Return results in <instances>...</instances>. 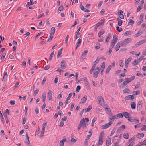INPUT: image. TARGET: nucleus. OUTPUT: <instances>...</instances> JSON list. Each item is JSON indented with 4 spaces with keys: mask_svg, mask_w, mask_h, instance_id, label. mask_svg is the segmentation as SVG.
<instances>
[{
    "mask_svg": "<svg viewBox=\"0 0 146 146\" xmlns=\"http://www.w3.org/2000/svg\"><path fill=\"white\" fill-rule=\"evenodd\" d=\"M130 38H127L124 40L123 41L121 42V46H125L128 44L129 43L131 40Z\"/></svg>",
    "mask_w": 146,
    "mask_h": 146,
    "instance_id": "f257e3e1",
    "label": "nucleus"
},
{
    "mask_svg": "<svg viewBox=\"0 0 146 146\" xmlns=\"http://www.w3.org/2000/svg\"><path fill=\"white\" fill-rule=\"evenodd\" d=\"M94 70L93 73L94 76L95 78H96L100 72L99 68L98 67H97L95 69L94 68Z\"/></svg>",
    "mask_w": 146,
    "mask_h": 146,
    "instance_id": "f03ea898",
    "label": "nucleus"
},
{
    "mask_svg": "<svg viewBox=\"0 0 146 146\" xmlns=\"http://www.w3.org/2000/svg\"><path fill=\"white\" fill-rule=\"evenodd\" d=\"M113 123V122L111 121H109L108 123L104 125L101 126L102 128L103 129H104L108 128Z\"/></svg>",
    "mask_w": 146,
    "mask_h": 146,
    "instance_id": "7ed1b4c3",
    "label": "nucleus"
},
{
    "mask_svg": "<svg viewBox=\"0 0 146 146\" xmlns=\"http://www.w3.org/2000/svg\"><path fill=\"white\" fill-rule=\"evenodd\" d=\"M117 40V38H114V37L113 38L111 42V45L110 46V47L111 48H113L114 47L115 44Z\"/></svg>",
    "mask_w": 146,
    "mask_h": 146,
    "instance_id": "20e7f679",
    "label": "nucleus"
},
{
    "mask_svg": "<svg viewBox=\"0 0 146 146\" xmlns=\"http://www.w3.org/2000/svg\"><path fill=\"white\" fill-rule=\"evenodd\" d=\"M98 100L100 104H102L104 102L103 97L100 96H98Z\"/></svg>",
    "mask_w": 146,
    "mask_h": 146,
    "instance_id": "39448f33",
    "label": "nucleus"
},
{
    "mask_svg": "<svg viewBox=\"0 0 146 146\" xmlns=\"http://www.w3.org/2000/svg\"><path fill=\"white\" fill-rule=\"evenodd\" d=\"M145 42H146V40H141V41L137 42V44H135V46H136L137 47L138 46H139L140 45H141L143 43H145Z\"/></svg>",
    "mask_w": 146,
    "mask_h": 146,
    "instance_id": "423d86ee",
    "label": "nucleus"
},
{
    "mask_svg": "<svg viewBox=\"0 0 146 146\" xmlns=\"http://www.w3.org/2000/svg\"><path fill=\"white\" fill-rule=\"evenodd\" d=\"M123 114L124 117L125 118L127 119H128V118H129L130 117V116L131 115L129 113L126 112H123Z\"/></svg>",
    "mask_w": 146,
    "mask_h": 146,
    "instance_id": "0eeeda50",
    "label": "nucleus"
},
{
    "mask_svg": "<svg viewBox=\"0 0 146 146\" xmlns=\"http://www.w3.org/2000/svg\"><path fill=\"white\" fill-rule=\"evenodd\" d=\"M128 120L130 122L132 123L134 122H137L136 123H137L139 122V120L136 119H134L133 117H130L129 118H128Z\"/></svg>",
    "mask_w": 146,
    "mask_h": 146,
    "instance_id": "6e6552de",
    "label": "nucleus"
},
{
    "mask_svg": "<svg viewBox=\"0 0 146 146\" xmlns=\"http://www.w3.org/2000/svg\"><path fill=\"white\" fill-rule=\"evenodd\" d=\"M26 137V141H25L26 143H27L29 146H30L31 144L30 143L29 140V136H28L27 132L25 134Z\"/></svg>",
    "mask_w": 146,
    "mask_h": 146,
    "instance_id": "1a4fd4ad",
    "label": "nucleus"
},
{
    "mask_svg": "<svg viewBox=\"0 0 146 146\" xmlns=\"http://www.w3.org/2000/svg\"><path fill=\"white\" fill-rule=\"evenodd\" d=\"M134 95H129L126 96L125 97L126 99L127 100H131L134 99L135 97Z\"/></svg>",
    "mask_w": 146,
    "mask_h": 146,
    "instance_id": "9d476101",
    "label": "nucleus"
},
{
    "mask_svg": "<svg viewBox=\"0 0 146 146\" xmlns=\"http://www.w3.org/2000/svg\"><path fill=\"white\" fill-rule=\"evenodd\" d=\"M47 97L48 98L49 100H50L52 98V95L51 90H48V92L47 94Z\"/></svg>",
    "mask_w": 146,
    "mask_h": 146,
    "instance_id": "9b49d317",
    "label": "nucleus"
},
{
    "mask_svg": "<svg viewBox=\"0 0 146 146\" xmlns=\"http://www.w3.org/2000/svg\"><path fill=\"white\" fill-rule=\"evenodd\" d=\"M87 99V96L86 95L84 96L82 99L81 100L82 101L80 102V104H82L84 103V102L86 101Z\"/></svg>",
    "mask_w": 146,
    "mask_h": 146,
    "instance_id": "f8f14e48",
    "label": "nucleus"
},
{
    "mask_svg": "<svg viewBox=\"0 0 146 146\" xmlns=\"http://www.w3.org/2000/svg\"><path fill=\"white\" fill-rule=\"evenodd\" d=\"M142 106V103L141 101H140L139 102L137 105V108L139 110L141 109Z\"/></svg>",
    "mask_w": 146,
    "mask_h": 146,
    "instance_id": "ddd939ff",
    "label": "nucleus"
},
{
    "mask_svg": "<svg viewBox=\"0 0 146 146\" xmlns=\"http://www.w3.org/2000/svg\"><path fill=\"white\" fill-rule=\"evenodd\" d=\"M135 78V77L134 76H132L130 78H126L125 80H126L129 83L134 80Z\"/></svg>",
    "mask_w": 146,
    "mask_h": 146,
    "instance_id": "4468645a",
    "label": "nucleus"
},
{
    "mask_svg": "<svg viewBox=\"0 0 146 146\" xmlns=\"http://www.w3.org/2000/svg\"><path fill=\"white\" fill-rule=\"evenodd\" d=\"M61 63L62 64L61 65V67L62 69H65L66 67V66L65 65V60H62L61 61Z\"/></svg>",
    "mask_w": 146,
    "mask_h": 146,
    "instance_id": "2eb2a0df",
    "label": "nucleus"
},
{
    "mask_svg": "<svg viewBox=\"0 0 146 146\" xmlns=\"http://www.w3.org/2000/svg\"><path fill=\"white\" fill-rule=\"evenodd\" d=\"M81 41L82 40L81 39H79L78 40V42L76 44V47L75 48L76 50L80 46Z\"/></svg>",
    "mask_w": 146,
    "mask_h": 146,
    "instance_id": "dca6fc26",
    "label": "nucleus"
},
{
    "mask_svg": "<svg viewBox=\"0 0 146 146\" xmlns=\"http://www.w3.org/2000/svg\"><path fill=\"white\" fill-rule=\"evenodd\" d=\"M120 46H121V44L120 42H118L117 44L115 46L116 51H117L119 50Z\"/></svg>",
    "mask_w": 146,
    "mask_h": 146,
    "instance_id": "f3484780",
    "label": "nucleus"
},
{
    "mask_svg": "<svg viewBox=\"0 0 146 146\" xmlns=\"http://www.w3.org/2000/svg\"><path fill=\"white\" fill-rule=\"evenodd\" d=\"M66 139H64L61 140L59 143L60 146H64V142L66 141Z\"/></svg>",
    "mask_w": 146,
    "mask_h": 146,
    "instance_id": "a211bd4d",
    "label": "nucleus"
},
{
    "mask_svg": "<svg viewBox=\"0 0 146 146\" xmlns=\"http://www.w3.org/2000/svg\"><path fill=\"white\" fill-rule=\"evenodd\" d=\"M125 128V125H123L120 127L119 128H118L117 130V131L118 132H120V130L121 129L123 130Z\"/></svg>",
    "mask_w": 146,
    "mask_h": 146,
    "instance_id": "6ab92c4d",
    "label": "nucleus"
},
{
    "mask_svg": "<svg viewBox=\"0 0 146 146\" xmlns=\"http://www.w3.org/2000/svg\"><path fill=\"white\" fill-rule=\"evenodd\" d=\"M131 106L132 109L134 110L136 108V104L135 102H133L131 103Z\"/></svg>",
    "mask_w": 146,
    "mask_h": 146,
    "instance_id": "aec40b11",
    "label": "nucleus"
},
{
    "mask_svg": "<svg viewBox=\"0 0 146 146\" xmlns=\"http://www.w3.org/2000/svg\"><path fill=\"white\" fill-rule=\"evenodd\" d=\"M104 33V30L101 29L100 31H99L98 34V36L99 37H100L101 35Z\"/></svg>",
    "mask_w": 146,
    "mask_h": 146,
    "instance_id": "412c9836",
    "label": "nucleus"
},
{
    "mask_svg": "<svg viewBox=\"0 0 146 146\" xmlns=\"http://www.w3.org/2000/svg\"><path fill=\"white\" fill-rule=\"evenodd\" d=\"M111 139L109 136H108L106 139V144H108V145H110L111 142Z\"/></svg>",
    "mask_w": 146,
    "mask_h": 146,
    "instance_id": "4be33fe9",
    "label": "nucleus"
},
{
    "mask_svg": "<svg viewBox=\"0 0 146 146\" xmlns=\"http://www.w3.org/2000/svg\"><path fill=\"white\" fill-rule=\"evenodd\" d=\"M117 117L116 116V115H115L114 116H113L110 119H109V121H111L112 122H113V123L114 120L115 119H117Z\"/></svg>",
    "mask_w": 146,
    "mask_h": 146,
    "instance_id": "5701e85b",
    "label": "nucleus"
},
{
    "mask_svg": "<svg viewBox=\"0 0 146 146\" xmlns=\"http://www.w3.org/2000/svg\"><path fill=\"white\" fill-rule=\"evenodd\" d=\"M133 33L132 31H127L124 33V35L125 36L129 35Z\"/></svg>",
    "mask_w": 146,
    "mask_h": 146,
    "instance_id": "b1692460",
    "label": "nucleus"
},
{
    "mask_svg": "<svg viewBox=\"0 0 146 146\" xmlns=\"http://www.w3.org/2000/svg\"><path fill=\"white\" fill-rule=\"evenodd\" d=\"M118 20V24L119 26H121L122 25V21L118 17L117 19Z\"/></svg>",
    "mask_w": 146,
    "mask_h": 146,
    "instance_id": "393cba45",
    "label": "nucleus"
},
{
    "mask_svg": "<svg viewBox=\"0 0 146 146\" xmlns=\"http://www.w3.org/2000/svg\"><path fill=\"white\" fill-rule=\"evenodd\" d=\"M111 66V65H109L106 69V70L105 72L106 74H108L110 71Z\"/></svg>",
    "mask_w": 146,
    "mask_h": 146,
    "instance_id": "a878e982",
    "label": "nucleus"
},
{
    "mask_svg": "<svg viewBox=\"0 0 146 146\" xmlns=\"http://www.w3.org/2000/svg\"><path fill=\"white\" fill-rule=\"evenodd\" d=\"M62 49H63V48H62L59 50V51L58 52V54L57 55V57H59L60 56V57H61V56H60V55H61V54L62 53Z\"/></svg>",
    "mask_w": 146,
    "mask_h": 146,
    "instance_id": "bb28decb",
    "label": "nucleus"
},
{
    "mask_svg": "<svg viewBox=\"0 0 146 146\" xmlns=\"http://www.w3.org/2000/svg\"><path fill=\"white\" fill-rule=\"evenodd\" d=\"M116 115L117 119L120 118H122L123 117V113H119Z\"/></svg>",
    "mask_w": 146,
    "mask_h": 146,
    "instance_id": "cd10ccee",
    "label": "nucleus"
},
{
    "mask_svg": "<svg viewBox=\"0 0 146 146\" xmlns=\"http://www.w3.org/2000/svg\"><path fill=\"white\" fill-rule=\"evenodd\" d=\"M92 108V106L90 105L89 106H88L87 109H85V112H87L89 111H90V110Z\"/></svg>",
    "mask_w": 146,
    "mask_h": 146,
    "instance_id": "c85d7f7f",
    "label": "nucleus"
},
{
    "mask_svg": "<svg viewBox=\"0 0 146 146\" xmlns=\"http://www.w3.org/2000/svg\"><path fill=\"white\" fill-rule=\"evenodd\" d=\"M42 101L43 102H45V99L46 97V95L45 92H44L42 93Z\"/></svg>",
    "mask_w": 146,
    "mask_h": 146,
    "instance_id": "c756f323",
    "label": "nucleus"
},
{
    "mask_svg": "<svg viewBox=\"0 0 146 146\" xmlns=\"http://www.w3.org/2000/svg\"><path fill=\"white\" fill-rule=\"evenodd\" d=\"M143 31L142 30H140L139 31L138 33L136 34V36L137 37H138L139 36L141 35L142 34V33L143 32Z\"/></svg>",
    "mask_w": 146,
    "mask_h": 146,
    "instance_id": "7c9ffc66",
    "label": "nucleus"
},
{
    "mask_svg": "<svg viewBox=\"0 0 146 146\" xmlns=\"http://www.w3.org/2000/svg\"><path fill=\"white\" fill-rule=\"evenodd\" d=\"M128 83V82L125 80V81H124L123 83L121 84V86L122 88L124 87L126 84Z\"/></svg>",
    "mask_w": 146,
    "mask_h": 146,
    "instance_id": "2f4dec72",
    "label": "nucleus"
},
{
    "mask_svg": "<svg viewBox=\"0 0 146 146\" xmlns=\"http://www.w3.org/2000/svg\"><path fill=\"white\" fill-rule=\"evenodd\" d=\"M123 137L126 139H128L129 138V134L128 133H125L123 135Z\"/></svg>",
    "mask_w": 146,
    "mask_h": 146,
    "instance_id": "473e14b6",
    "label": "nucleus"
},
{
    "mask_svg": "<svg viewBox=\"0 0 146 146\" xmlns=\"http://www.w3.org/2000/svg\"><path fill=\"white\" fill-rule=\"evenodd\" d=\"M134 23V21L132 20L131 19H130L129 20V22L128 23V25H132Z\"/></svg>",
    "mask_w": 146,
    "mask_h": 146,
    "instance_id": "72a5a7b5",
    "label": "nucleus"
},
{
    "mask_svg": "<svg viewBox=\"0 0 146 146\" xmlns=\"http://www.w3.org/2000/svg\"><path fill=\"white\" fill-rule=\"evenodd\" d=\"M104 135V132H102L100 133V135L99 137V139H102Z\"/></svg>",
    "mask_w": 146,
    "mask_h": 146,
    "instance_id": "f704fd0d",
    "label": "nucleus"
},
{
    "mask_svg": "<svg viewBox=\"0 0 146 146\" xmlns=\"http://www.w3.org/2000/svg\"><path fill=\"white\" fill-rule=\"evenodd\" d=\"M99 60L97 59H96L94 62V64L92 66H94V68H95L96 67V65L97 64H98L99 62Z\"/></svg>",
    "mask_w": 146,
    "mask_h": 146,
    "instance_id": "c9c22d12",
    "label": "nucleus"
},
{
    "mask_svg": "<svg viewBox=\"0 0 146 146\" xmlns=\"http://www.w3.org/2000/svg\"><path fill=\"white\" fill-rule=\"evenodd\" d=\"M130 92V90L127 88H125L123 90V92L124 93H128Z\"/></svg>",
    "mask_w": 146,
    "mask_h": 146,
    "instance_id": "e433bc0d",
    "label": "nucleus"
},
{
    "mask_svg": "<svg viewBox=\"0 0 146 146\" xmlns=\"http://www.w3.org/2000/svg\"><path fill=\"white\" fill-rule=\"evenodd\" d=\"M139 63V60H135V61L133 62V64L134 65H137Z\"/></svg>",
    "mask_w": 146,
    "mask_h": 146,
    "instance_id": "4c0bfd02",
    "label": "nucleus"
},
{
    "mask_svg": "<svg viewBox=\"0 0 146 146\" xmlns=\"http://www.w3.org/2000/svg\"><path fill=\"white\" fill-rule=\"evenodd\" d=\"M86 124L85 121V119L84 118H83L81 120L79 124H80L81 125V124Z\"/></svg>",
    "mask_w": 146,
    "mask_h": 146,
    "instance_id": "58836bf2",
    "label": "nucleus"
},
{
    "mask_svg": "<svg viewBox=\"0 0 146 146\" xmlns=\"http://www.w3.org/2000/svg\"><path fill=\"white\" fill-rule=\"evenodd\" d=\"M103 143V141L102 139H99V140L98 141V145H101Z\"/></svg>",
    "mask_w": 146,
    "mask_h": 146,
    "instance_id": "ea45409f",
    "label": "nucleus"
},
{
    "mask_svg": "<svg viewBox=\"0 0 146 146\" xmlns=\"http://www.w3.org/2000/svg\"><path fill=\"white\" fill-rule=\"evenodd\" d=\"M140 87V83L139 82H137L136 86L135 87V89H136L139 88Z\"/></svg>",
    "mask_w": 146,
    "mask_h": 146,
    "instance_id": "a19ab883",
    "label": "nucleus"
},
{
    "mask_svg": "<svg viewBox=\"0 0 146 146\" xmlns=\"http://www.w3.org/2000/svg\"><path fill=\"white\" fill-rule=\"evenodd\" d=\"M54 51H53L51 52V53L50 55V56L49 58V60H51V59H52L54 54Z\"/></svg>",
    "mask_w": 146,
    "mask_h": 146,
    "instance_id": "79ce46f5",
    "label": "nucleus"
},
{
    "mask_svg": "<svg viewBox=\"0 0 146 146\" xmlns=\"http://www.w3.org/2000/svg\"><path fill=\"white\" fill-rule=\"evenodd\" d=\"M88 50H86L82 52V56H85L86 55V54L88 53Z\"/></svg>",
    "mask_w": 146,
    "mask_h": 146,
    "instance_id": "37998d69",
    "label": "nucleus"
},
{
    "mask_svg": "<svg viewBox=\"0 0 146 146\" xmlns=\"http://www.w3.org/2000/svg\"><path fill=\"white\" fill-rule=\"evenodd\" d=\"M51 31L52 32L51 33H52L54 34L55 32V30L54 27H52L51 28Z\"/></svg>",
    "mask_w": 146,
    "mask_h": 146,
    "instance_id": "c03bdc74",
    "label": "nucleus"
},
{
    "mask_svg": "<svg viewBox=\"0 0 146 146\" xmlns=\"http://www.w3.org/2000/svg\"><path fill=\"white\" fill-rule=\"evenodd\" d=\"M64 8L63 6V5H62L58 9L57 12L59 11L62 10Z\"/></svg>",
    "mask_w": 146,
    "mask_h": 146,
    "instance_id": "a18cd8bd",
    "label": "nucleus"
},
{
    "mask_svg": "<svg viewBox=\"0 0 146 146\" xmlns=\"http://www.w3.org/2000/svg\"><path fill=\"white\" fill-rule=\"evenodd\" d=\"M6 53L5 54H3L1 58V60H2L1 61V62L3 61L4 60H5V57L6 55Z\"/></svg>",
    "mask_w": 146,
    "mask_h": 146,
    "instance_id": "49530a36",
    "label": "nucleus"
},
{
    "mask_svg": "<svg viewBox=\"0 0 146 146\" xmlns=\"http://www.w3.org/2000/svg\"><path fill=\"white\" fill-rule=\"evenodd\" d=\"M54 35V34L52 33L50 34V38H49L48 40V41L49 40H51L52 39V38L53 37Z\"/></svg>",
    "mask_w": 146,
    "mask_h": 146,
    "instance_id": "de8ad7c7",
    "label": "nucleus"
},
{
    "mask_svg": "<svg viewBox=\"0 0 146 146\" xmlns=\"http://www.w3.org/2000/svg\"><path fill=\"white\" fill-rule=\"evenodd\" d=\"M45 131V128L44 127H43L42 130V131L40 135L42 136L43 134H44Z\"/></svg>",
    "mask_w": 146,
    "mask_h": 146,
    "instance_id": "09e8293b",
    "label": "nucleus"
},
{
    "mask_svg": "<svg viewBox=\"0 0 146 146\" xmlns=\"http://www.w3.org/2000/svg\"><path fill=\"white\" fill-rule=\"evenodd\" d=\"M118 14L119 15V16L120 18L123 19L124 18V16L123 14H119V12L118 13Z\"/></svg>",
    "mask_w": 146,
    "mask_h": 146,
    "instance_id": "8fccbe9b",
    "label": "nucleus"
},
{
    "mask_svg": "<svg viewBox=\"0 0 146 146\" xmlns=\"http://www.w3.org/2000/svg\"><path fill=\"white\" fill-rule=\"evenodd\" d=\"M81 87L79 85H78L76 89V92H78L80 89Z\"/></svg>",
    "mask_w": 146,
    "mask_h": 146,
    "instance_id": "3c124183",
    "label": "nucleus"
},
{
    "mask_svg": "<svg viewBox=\"0 0 146 146\" xmlns=\"http://www.w3.org/2000/svg\"><path fill=\"white\" fill-rule=\"evenodd\" d=\"M115 131V128H114L111 131V134H110L111 136L113 135Z\"/></svg>",
    "mask_w": 146,
    "mask_h": 146,
    "instance_id": "603ef678",
    "label": "nucleus"
},
{
    "mask_svg": "<svg viewBox=\"0 0 146 146\" xmlns=\"http://www.w3.org/2000/svg\"><path fill=\"white\" fill-rule=\"evenodd\" d=\"M123 62L122 60H121L120 61V63H119V65L120 67H122L123 66Z\"/></svg>",
    "mask_w": 146,
    "mask_h": 146,
    "instance_id": "864d4df0",
    "label": "nucleus"
},
{
    "mask_svg": "<svg viewBox=\"0 0 146 146\" xmlns=\"http://www.w3.org/2000/svg\"><path fill=\"white\" fill-rule=\"evenodd\" d=\"M75 104L74 103H72L70 106V110L71 111H73V108Z\"/></svg>",
    "mask_w": 146,
    "mask_h": 146,
    "instance_id": "5fc2aeb1",
    "label": "nucleus"
},
{
    "mask_svg": "<svg viewBox=\"0 0 146 146\" xmlns=\"http://www.w3.org/2000/svg\"><path fill=\"white\" fill-rule=\"evenodd\" d=\"M129 62L127 60H125V66L126 68H127L128 67V64Z\"/></svg>",
    "mask_w": 146,
    "mask_h": 146,
    "instance_id": "6e6d98bb",
    "label": "nucleus"
},
{
    "mask_svg": "<svg viewBox=\"0 0 146 146\" xmlns=\"http://www.w3.org/2000/svg\"><path fill=\"white\" fill-rule=\"evenodd\" d=\"M94 68H94V66H92V67L91 68V69L90 71V74H92V73L93 72V71L94 70Z\"/></svg>",
    "mask_w": 146,
    "mask_h": 146,
    "instance_id": "4d7b16f0",
    "label": "nucleus"
},
{
    "mask_svg": "<svg viewBox=\"0 0 146 146\" xmlns=\"http://www.w3.org/2000/svg\"><path fill=\"white\" fill-rule=\"evenodd\" d=\"M141 131L145 130L146 131V125H143L142 128L141 129Z\"/></svg>",
    "mask_w": 146,
    "mask_h": 146,
    "instance_id": "13d9d810",
    "label": "nucleus"
},
{
    "mask_svg": "<svg viewBox=\"0 0 146 146\" xmlns=\"http://www.w3.org/2000/svg\"><path fill=\"white\" fill-rule=\"evenodd\" d=\"M105 65V62H103L101 66V69L103 68V69H104Z\"/></svg>",
    "mask_w": 146,
    "mask_h": 146,
    "instance_id": "bf43d9fd",
    "label": "nucleus"
},
{
    "mask_svg": "<svg viewBox=\"0 0 146 146\" xmlns=\"http://www.w3.org/2000/svg\"><path fill=\"white\" fill-rule=\"evenodd\" d=\"M68 38H69V35H67L66 37V39H65V42H66V44H67V45L68 41Z\"/></svg>",
    "mask_w": 146,
    "mask_h": 146,
    "instance_id": "052dcab7",
    "label": "nucleus"
},
{
    "mask_svg": "<svg viewBox=\"0 0 146 146\" xmlns=\"http://www.w3.org/2000/svg\"><path fill=\"white\" fill-rule=\"evenodd\" d=\"M15 101L14 100H11L10 101V104L11 105H14L15 104Z\"/></svg>",
    "mask_w": 146,
    "mask_h": 146,
    "instance_id": "680f3d73",
    "label": "nucleus"
},
{
    "mask_svg": "<svg viewBox=\"0 0 146 146\" xmlns=\"http://www.w3.org/2000/svg\"><path fill=\"white\" fill-rule=\"evenodd\" d=\"M35 113L36 114H38L39 113L38 108L37 107L35 108Z\"/></svg>",
    "mask_w": 146,
    "mask_h": 146,
    "instance_id": "e2e57ef3",
    "label": "nucleus"
},
{
    "mask_svg": "<svg viewBox=\"0 0 146 146\" xmlns=\"http://www.w3.org/2000/svg\"><path fill=\"white\" fill-rule=\"evenodd\" d=\"M100 37V38L98 39V41L99 42H102L103 40V37L102 36Z\"/></svg>",
    "mask_w": 146,
    "mask_h": 146,
    "instance_id": "0e129e2a",
    "label": "nucleus"
},
{
    "mask_svg": "<svg viewBox=\"0 0 146 146\" xmlns=\"http://www.w3.org/2000/svg\"><path fill=\"white\" fill-rule=\"evenodd\" d=\"M46 78L45 77H44V78L43 79L42 81V84L44 85V83H45V82L46 81Z\"/></svg>",
    "mask_w": 146,
    "mask_h": 146,
    "instance_id": "69168bd1",
    "label": "nucleus"
},
{
    "mask_svg": "<svg viewBox=\"0 0 146 146\" xmlns=\"http://www.w3.org/2000/svg\"><path fill=\"white\" fill-rule=\"evenodd\" d=\"M102 3H103V2L102 1H100V2L99 3H98V7H100L101 6L102 4Z\"/></svg>",
    "mask_w": 146,
    "mask_h": 146,
    "instance_id": "338daca9",
    "label": "nucleus"
},
{
    "mask_svg": "<svg viewBox=\"0 0 146 146\" xmlns=\"http://www.w3.org/2000/svg\"><path fill=\"white\" fill-rule=\"evenodd\" d=\"M133 93L135 94L136 95H139L140 94V92L139 91H133Z\"/></svg>",
    "mask_w": 146,
    "mask_h": 146,
    "instance_id": "774afa93",
    "label": "nucleus"
}]
</instances>
